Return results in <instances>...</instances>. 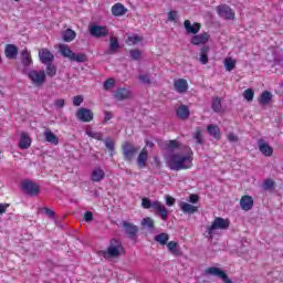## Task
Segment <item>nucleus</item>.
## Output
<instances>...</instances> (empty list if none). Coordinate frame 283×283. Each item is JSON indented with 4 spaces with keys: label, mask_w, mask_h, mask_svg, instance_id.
Here are the masks:
<instances>
[{
    "label": "nucleus",
    "mask_w": 283,
    "mask_h": 283,
    "mask_svg": "<svg viewBox=\"0 0 283 283\" xmlns=\"http://www.w3.org/2000/svg\"><path fill=\"white\" fill-rule=\"evenodd\" d=\"M182 153H172L167 158V167L171 171H181L182 169H191L193 167V150L189 146H185Z\"/></svg>",
    "instance_id": "1"
},
{
    "label": "nucleus",
    "mask_w": 283,
    "mask_h": 283,
    "mask_svg": "<svg viewBox=\"0 0 283 283\" xmlns=\"http://www.w3.org/2000/svg\"><path fill=\"white\" fill-rule=\"evenodd\" d=\"M142 207L143 209H153V211H156V216L161 218L164 222L169 220V210L160 201H151L149 198H143Z\"/></svg>",
    "instance_id": "2"
},
{
    "label": "nucleus",
    "mask_w": 283,
    "mask_h": 283,
    "mask_svg": "<svg viewBox=\"0 0 283 283\" xmlns=\"http://www.w3.org/2000/svg\"><path fill=\"white\" fill-rule=\"evenodd\" d=\"M123 251V242L118 239H112L107 250L99 251V255H103L105 260H109V258H120Z\"/></svg>",
    "instance_id": "3"
},
{
    "label": "nucleus",
    "mask_w": 283,
    "mask_h": 283,
    "mask_svg": "<svg viewBox=\"0 0 283 283\" xmlns=\"http://www.w3.org/2000/svg\"><path fill=\"white\" fill-rule=\"evenodd\" d=\"M60 54L64 56V59H69V61H72L74 63H86L87 61V54L85 53H74L72 49L67 44H60L59 46Z\"/></svg>",
    "instance_id": "4"
},
{
    "label": "nucleus",
    "mask_w": 283,
    "mask_h": 283,
    "mask_svg": "<svg viewBox=\"0 0 283 283\" xmlns=\"http://www.w3.org/2000/svg\"><path fill=\"white\" fill-rule=\"evenodd\" d=\"M140 148L136 147L132 142H125L122 146V154L126 163H132Z\"/></svg>",
    "instance_id": "5"
},
{
    "label": "nucleus",
    "mask_w": 283,
    "mask_h": 283,
    "mask_svg": "<svg viewBox=\"0 0 283 283\" xmlns=\"http://www.w3.org/2000/svg\"><path fill=\"white\" fill-rule=\"evenodd\" d=\"M231 224V222L229 221V219H224L222 217H217L212 224L208 227V234L210 235V238L213 235L214 231L221 230L224 231L227 229H229V226Z\"/></svg>",
    "instance_id": "6"
},
{
    "label": "nucleus",
    "mask_w": 283,
    "mask_h": 283,
    "mask_svg": "<svg viewBox=\"0 0 283 283\" xmlns=\"http://www.w3.org/2000/svg\"><path fill=\"white\" fill-rule=\"evenodd\" d=\"M21 187L28 196H39L41 192V187L39 184H34L32 180L27 179L22 181Z\"/></svg>",
    "instance_id": "7"
},
{
    "label": "nucleus",
    "mask_w": 283,
    "mask_h": 283,
    "mask_svg": "<svg viewBox=\"0 0 283 283\" xmlns=\"http://www.w3.org/2000/svg\"><path fill=\"white\" fill-rule=\"evenodd\" d=\"M28 76L35 87H41V85L45 83V71L31 70L29 71Z\"/></svg>",
    "instance_id": "8"
},
{
    "label": "nucleus",
    "mask_w": 283,
    "mask_h": 283,
    "mask_svg": "<svg viewBox=\"0 0 283 283\" xmlns=\"http://www.w3.org/2000/svg\"><path fill=\"white\" fill-rule=\"evenodd\" d=\"M217 12L219 17H222V19H226L228 21L235 19V12H233V9H231V7L227 4L217 7Z\"/></svg>",
    "instance_id": "9"
},
{
    "label": "nucleus",
    "mask_w": 283,
    "mask_h": 283,
    "mask_svg": "<svg viewBox=\"0 0 283 283\" xmlns=\"http://www.w3.org/2000/svg\"><path fill=\"white\" fill-rule=\"evenodd\" d=\"M76 118L82 123H91L94 120V113L90 108H78L76 113Z\"/></svg>",
    "instance_id": "10"
},
{
    "label": "nucleus",
    "mask_w": 283,
    "mask_h": 283,
    "mask_svg": "<svg viewBox=\"0 0 283 283\" xmlns=\"http://www.w3.org/2000/svg\"><path fill=\"white\" fill-rule=\"evenodd\" d=\"M39 59L43 65H50V63H54V54L49 49H40Z\"/></svg>",
    "instance_id": "11"
},
{
    "label": "nucleus",
    "mask_w": 283,
    "mask_h": 283,
    "mask_svg": "<svg viewBox=\"0 0 283 283\" xmlns=\"http://www.w3.org/2000/svg\"><path fill=\"white\" fill-rule=\"evenodd\" d=\"M90 34L95 39H103V36H107V34H109V30L107 27L92 25L90 28Z\"/></svg>",
    "instance_id": "12"
},
{
    "label": "nucleus",
    "mask_w": 283,
    "mask_h": 283,
    "mask_svg": "<svg viewBox=\"0 0 283 283\" xmlns=\"http://www.w3.org/2000/svg\"><path fill=\"white\" fill-rule=\"evenodd\" d=\"M209 39H211V35L207 32L200 34L196 33L195 36L191 38L190 43L191 45H205L206 43H209Z\"/></svg>",
    "instance_id": "13"
},
{
    "label": "nucleus",
    "mask_w": 283,
    "mask_h": 283,
    "mask_svg": "<svg viewBox=\"0 0 283 283\" xmlns=\"http://www.w3.org/2000/svg\"><path fill=\"white\" fill-rule=\"evenodd\" d=\"M160 149L165 151H176V149H180V142L177 139L160 142L159 144Z\"/></svg>",
    "instance_id": "14"
},
{
    "label": "nucleus",
    "mask_w": 283,
    "mask_h": 283,
    "mask_svg": "<svg viewBox=\"0 0 283 283\" xmlns=\"http://www.w3.org/2000/svg\"><path fill=\"white\" fill-rule=\"evenodd\" d=\"M114 98L115 101H128V98H132V91L125 87H119L114 92Z\"/></svg>",
    "instance_id": "15"
},
{
    "label": "nucleus",
    "mask_w": 283,
    "mask_h": 283,
    "mask_svg": "<svg viewBox=\"0 0 283 283\" xmlns=\"http://www.w3.org/2000/svg\"><path fill=\"white\" fill-rule=\"evenodd\" d=\"M122 226L125 229V233H127L128 238H130V240H136L138 228L134 226V223H129L127 221H123Z\"/></svg>",
    "instance_id": "16"
},
{
    "label": "nucleus",
    "mask_w": 283,
    "mask_h": 283,
    "mask_svg": "<svg viewBox=\"0 0 283 283\" xmlns=\"http://www.w3.org/2000/svg\"><path fill=\"white\" fill-rule=\"evenodd\" d=\"M184 28L188 34H198L202 25L199 22H195L193 24H191V21L185 20Z\"/></svg>",
    "instance_id": "17"
},
{
    "label": "nucleus",
    "mask_w": 283,
    "mask_h": 283,
    "mask_svg": "<svg viewBox=\"0 0 283 283\" xmlns=\"http://www.w3.org/2000/svg\"><path fill=\"white\" fill-rule=\"evenodd\" d=\"M174 87L178 94H186L187 90H189V84L187 83V80L179 78L175 80Z\"/></svg>",
    "instance_id": "18"
},
{
    "label": "nucleus",
    "mask_w": 283,
    "mask_h": 283,
    "mask_svg": "<svg viewBox=\"0 0 283 283\" xmlns=\"http://www.w3.org/2000/svg\"><path fill=\"white\" fill-rule=\"evenodd\" d=\"M4 54L7 59H9L10 61H14V59H17V56L19 55V49L14 44H7L4 49Z\"/></svg>",
    "instance_id": "19"
},
{
    "label": "nucleus",
    "mask_w": 283,
    "mask_h": 283,
    "mask_svg": "<svg viewBox=\"0 0 283 283\" xmlns=\"http://www.w3.org/2000/svg\"><path fill=\"white\" fill-rule=\"evenodd\" d=\"M258 147L263 156H273V148L264 139L258 140Z\"/></svg>",
    "instance_id": "20"
},
{
    "label": "nucleus",
    "mask_w": 283,
    "mask_h": 283,
    "mask_svg": "<svg viewBox=\"0 0 283 283\" xmlns=\"http://www.w3.org/2000/svg\"><path fill=\"white\" fill-rule=\"evenodd\" d=\"M179 208L182 211V213H187L188 216L198 213V207L192 206L191 203L185 201H179Z\"/></svg>",
    "instance_id": "21"
},
{
    "label": "nucleus",
    "mask_w": 283,
    "mask_h": 283,
    "mask_svg": "<svg viewBox=\"0 0 283 283\" xmlns=\"http://www.w3.org/2000/svg\"><path fill=\"white\" fill-rule=\"evenodd\" d=\"M148 158H149V153H147V148H143L137 157V165L140 169H145V167H147Z\"/></svg>",
    "instance_id": "22"
},
{
    "label": "nucleus",
    "mask_w": 283,
    "mask_h": 283,
    "mask_svg": "<svg viewBox=\"0 0 283 283\" xmlns=\"http://www.w3.org/2000/svg\"><path fill=\"white\" fill-rule=\"evenodd\" d=\"M91 180L92 182H101L102 180H105V170H103L101 167L93 169Z\"/></svg>",
    "instance_id": "23"
},
{
    "label": "nucleus",
    "mask_w": 283,
    "mask_h": 283,
    "mask_svg": "<svg viewBox=\"0 0 283 283\" xmlns=\"http://www.w3.org/2000/svg\"><path fill=\"white\" fill-rule=\"evenodd\" d=\"M43 137L45 143H50V145H59V136L54 135L50 128L44 130Z\"/></svg>",
    "instance_id": "24"
},
{
    "label": "nucleus",
    "mask_w": 283,
    "mask_h": 283,
    "mask_svg": "<svg viewBox=\"0 0 283 283\" xmlns=\"http://www.w3.org/2000/svg\"><path fill=\"white\" fill-rule=\"evenodd\" d=\"M240 207L243 211H251L253 209V197L243 196L240 200Z\"/></svg>",
    "instance_id": "25"
},
{
    "label": "nucleus",
    "mask_w": 283,
    "mask_h": 283,
    "mask_svg": "<svg viewBox=\"0 0 283 283\" xmlns=\"http://www.w3.org/2000/svg\"><path fill=\"white\" fill-rule=\"evenodd\" d=\"M111 12L113 17H123L124 14H127V8H125L123 3H115L112 7Z\"/></svg>",
    "instance_id": "26"
},
{
    "label": "nucleus",
    "mask_w": 283,
    "mask_h": 283,
    "mask_svg": "<svg viewBox=\"0 0 283 283\" xmlns=\"http://www.w3.org/2000/svg\"><path fill=\"white\" fill-rule=\"evenodd\" d=\"M18 145L20 149H30V145H32V139L30 138V136L27 135V133H22Z\"/></svg>",
    "instance_id": "27"
},
{
    "label": "nucleus",
    "mask_w": 283,
    "mask_h": 283,
    "mask_svg": "<svg viewBox=\"0 0 283 283\" xmlns=\"http://www.w3.org/2000/svg\"><path fill=\"white\" fill-rule=\"evenodd\" d=\"M177 116L180 118V120H187L189 118V107L185 104H181L177 111H176Z\"/></svg>",
    "instance_id": "28"
},
{
    "label": "nucleus",
    "mask_w": 283,
    "mask_h": 283,
    "mask_svg": "<svg viewBox=\"0 0 283 283\" xmlns=\"http://www.w3.org/2000/svg\"><path fill=\"white\" fill-rule=\"evenodd\" d=\"M62 39H63V41H65V43H72V41H74L76 39V32L72 29H66L62 33Z\"/></svg>",
    "instance_id": "29"
},
{
    "label": "nucleus",
    "mask_w": 283,
    "mask_h": 283,
    "mask_svg": "<svg viewBox=\"0 0 283 283\" xmlns=\"http://www.w3.org/2000/svg\"><path fill=\"white\" fill-rule=\"evenodd\" d=\"M207 132L209 136H212V138H216V140H220V127L218 125H208Z\"/></svg>",
    "instance_id": "30"
},
{
    "label": "nucleus",
    "mask_w": 283,
    "mask_h": 283,
    "mask_svg": "<svg viewBox=\"0 0 283 283\" xmlns=\"http://www.w3.org/2000/svg\"><path fill=\"white\" fill-rule=\"evenodd\" d=\"M209 45H205L201 48L199 61L202 65H207L209 63Z\"/></svg>",
    "instance_id": "31"
},
{
    "label": "nucleus",
    "mask_w": 283,
    "mask_h": 283,
    "mask_svg": "<svg viewBox=\"0 0 283 283\" xmlns=\"http://www.w3.org/2000/svg\"><path fill=\"white\" fill-rule=\"evenodd\" d=\"M118 48H120V44L118 43V39L111 38L109 49L106 52V54H116V52H118Z\"/></svg>",
    "instance_id": "32"
},
{
    "label": "nucleus",
    "mask_w": 283,
    "mask_h": 283,
    "mask_svg": "<svg viewBox=\"0 0 283 283\" xmlns=\"http://www.w3.org/2000/svg\"><path fill=\"white\" fill-rule=\"evenodd\" d=\"M21 61L24 67H30V64L32 63V55H30V52H28V50H23L21 52Z\"/></svg>",
    "instance_id": "33"
},
{
    "label": "nucleus",
    "mask_w": 283,
    "mask_h": 283,
    "mask_svg": "<svg viewBox=\"0 0 283 283\" xmlns=\"http://www.w3.org/2000/svg\"><path fill=\"white\" fill-rule=\"evenodd\" d=\"M155 242H158L161 247H165L169 242V234L166 232L159 233L154 238Z\"/></svg>",
    "instance_id": "34"
},
{
    "label": "nucleus",
    "mask_w": 283,
    "mask_h": 283,
    "mask_svg": "<svg viewBox=\"0 0 283 283\" xmlns=\"http://www.w3.org/2000/svg\"><path fill=\"white\" fill-rule=\"evenodd\" d=\"M271 98H273V94L269 91H264L259 99L260 105H269L271 103Z\"/></svg>",
    "instance_id": "35"
},
{
    "label": "nucleus",
    "mask_w": 283,
    "mask_h": 283,
    "mask_svg": "<svg viewBox=\"0 0 283 283\" xmlns=\"http://www.w3.org/2000/svg\"><path fill=\"white\" fill-rule=\"evenodd\" d=\"M166 244L168 247V251H170L172 255H182V252H180V250L178 249V242L169 241Z\"/></svg>",
    "instance_id": "36"
},
{
    "label": "nucleus",
    "mask_w": 283,
    "mask_h": 283,
    "mask_svg": "<svg viewBox=\"0 0 283 283\" xmlns=\"http://www.w3.org/2000/svg\"><path fill=\"white\" fill-rule=\"evenodd\" d=\"M103 143L105 144L106 149H108L111 156H114V151L116 149V144L114 140L107 137L103 140Z\"/></svg>",
    "instance_id": "37"
},
{
    "label": "nucleus",
    "mask_w": 283,
    "mask_h": 283,
    "mask_svg": "<svg viewBox=\"0 0 283 283\" xmlns=\"http://www.w3.org/2000/svg\"><path fill=\"white\" fill-rule=\"evenodd\" d=\"M193 140H196V145H205V139L202 138V129L198 127L192 135Z\"/></svg>",
    "instance_id": "38"
},
{
    "label": "nucleus",
    "mask_w": 283,
    "mask_h": 283,
    "mask_svg": "<svg viewBox=\"0 0 283 283\" xmlns=\"http://www.w3.org/2000/svg\"><path fill=\"white\" fill-rule=\"evenodd\" d=\"M142 227L149 229V231H154L155 229V221L151 217H146L142 220Z\"/></svg>",
    "instance_id": "39"
},
{
    "label": "nucleus",
    "mask_w": 283,
    "mask_h": 283,
    "mask_svg": "<svg viewBox=\"0 0 283 283\" xmlns=\"http://www.w3.org/2000/svg\"><path fill=\"white\" fill-rule=\"evenodd\" d=\"M212 109L217 114H220V112H222V101L220 99V97H214L212 99Z\"/></svg>",
    "instance_id": "40"
},
{
    "label": "nucleus",
    "mask_w": 283,
    "mask_h": 283,
    "mask_svg": "<svg viewBox=\"0 0 283 283\" xmlns=\"http://www.w3.org/2000/svg\"><path fill=\"white\" fill-rule=\"evenodd\" d=\"M224 65H226L227 72H231V71L235 70V61L231 57H227L224 60Z\"/></svg>",
    "instance_id": "41"
},
{
    "label": "nucleus",
    "mask_w": 283,
    "mask_h": 283,
    "mask_svg": "<svg viewBox=\"0 0 283 283\" xmlns=\"http://www.w3.org/2000/svg\"><path fill=\"white\" fill-rule=\"evenodd\" d=\"M46 65V70L45 73L52 78L54 76H56V66L52 63L45 64Z\"/></svg>",
    "instance_id": "42"
},
{
    "label": "nucleus",
    "mask_w": 283,
    "mask_h": 283,
    "mask_svg": "<svg viewBox=\"0 0 283 283\" xmlns=\"http://www.w3.org/2000/svg\"><path fill=\"white\" fill-rule=\"evenodd\" d=\"M253 96H255V93L253 92V88H248L243 92V97L245 101L250 102L253 101Z\"/></svg>",
    "instance_id": "43"
},
{
    "label": "nucleus",
    "mask_w": 283,
    "mask_h": 283,
    "mask_svg": "<svg viewBox=\"0 0 283 283\" xmlns=\"http://www.w3.org/2000/svg\"><path fill=\"white\" fill-rule=\"evenodd\" d=\"M86 134L90 136V138H94L95 140H104L103 133H96L94 130H86Z\"/></svg>",
    "instance_id": "44"
},
{
    "label": "nucleus",
    "mask_w": 283,
    "mask_h": 283,
    "mask_svg": "<svg viewBox=\"0 0 283 283\" xmlns=\"http://www.w3.org/2000/svg\"><path fill=\"white\" fill-rule=\"evenodd\" d=\"M140 83H144V85H151V78L148 74H142L139 75Z\"/></svg>",
    "instance_id": "45"
},
{
    "label": "nucleus",
    "mask_w": 283,
    "mask_h": 283,
    "mask_svg": "<svg viewBox=\"0 0 283 283\" xmlns=\"http://www.w3.org/2000/svg\"><path fill=\"white\" fill-rule=\"evenodd\" d=\"M84 97L83 95H76L73 97V105L74 107H81V104L83 103Z\"/></svg>",
    "instance_id": "46"
},
{
    "label": "nucleus",
    "mask_w": 283,
    "mask_h": 283,
    "mask_svg": "<svg viewBox=\"0 0 283 283\" xmlns=\"http://www.w3.org/2000/svg\"><path fill=\"white\" fill-rule=\"evenodd\" d=\"M142 56V53L139 50H130V59L133 61H139Z\"/></svg>",
    "instance_id": "47"
},
{
    "label": "nucleus",
    "mask_w": 283,
    "mask_h": 283,
    "mask_svg": "<svg viewBox=\"0 0 283 283\" xmlns=\"http://www.w3.org/2000/svg\"><path fill=\"white\" fill-rule=\"evenodd\" d=\"M140 41H143V38L139 35L128 36V43H132V45H136V43H140Z\"/></svg>",
    "instance_id": "48"
},
{
    "label": "nucleus",
    "mask_w": 283,
    "mask_h": 283,
    "mask_svg": "<svg viewBox=\"0 0 283 283\" xmlns=\"http://www.w3.org/2000/svg\"><path fill=\"white\" fill-rule=\"evenodd\" d=\"M54 106L56 109H63L65 107V99L59 98L54 101Z\"/></svg>",
    "instance_id": "49"
},
{
    "label": "nucleus",
    "mask_w": 283,
    "mask_h": 283,
    "mask_svg": "<svg viewBox=\"0 0 283 283\" xmlns=\"http://www.w3.org/2000/svg\"><path fill=\"white\" fill-rule=\"evenodd\" d=\"M114 78H108L104 82V90H112V87L115 85Z\"/></svg>",
    "instance_id": "50"
},
{
    "label": "nucleus",
    "mask_w": 283,
    "mask_h": 283,
    "mask_svg": "<svg viewBox=\"0 0 283 283\" xmlns=\"http://www.w3.org/2000/svg\"><path fill=\"white\" fill-rule=\"evenodd\" d=\"M165 200L167 207H174V205H176V199L169 195H166Z\"/></svg>",
    "instance_id": "51"
},
{
    "label": "nucleus",
    "mask_w": 283,
    "mask_h": 283,
    "mask_svg": "<svg viewBox=\"0 0 283 283\" xmlns=\"http://www.w3.org/2000/svg\"><path fill=\"white\" fill-rule=\"evenodd\" d=\"M177 17H178V11L170 10L168 12V21L175 22Z\"/></svg>",
    "instance_id": "52"
},
{
    "label": "nucleus",
    "mask_w": 283,
    "mask_h": 283,
    "mask_svg": "<svg viewBox=\"0 0 283 283\" xmlns=\"http://www.w3.org/2000/svg\"><path fill=\"white\" fill-rule=\"evenodd\" d=\"M275 187V181L272 179H266L264 181V189H273Z\"/></svg>",
    "instance_id": "53"
},
{
    "label": "nucleus",
    "mask_w": 283,
    "mask_h": 283,
    "mask_svg": "<svg viewBox=\"0 0 283 283\" xmlns=\"http://www.w3.org/2000/svg\"><path fill=\"white\" fill-rule=\"evenodd\" d=\"M84 220H85V222H92V220H94V213H92V211L85 212Z\"/></svg>",
    "instance_id": "54"
},
{
    "label": "nucleus",
    "mask_w": 283,
    "mask_h": 283,
    "mask_svg": "<svg viewBox=\"0 0 283 283\" xmlns=\"http://www.w3.org/2000/svg\"><path fill=\"white\" fill-rule=\"evenodd\" d=\"M199 200H200V197L198 195L192 193L189 196V202H191L192 205H197Z\"/></svg>",
    "instance_id": "55"
},
{
    "label": "nucleus",
    "mask_w": 283,
    "mask_h": 283,
    "mask_svg": "<svg viewBox=\"0 0 283 283\" xmlns=\"http://www.w3.org/2000/svg\"><path fill=\"white\" fill-rule=\"evenodd\" d=\"M44 212L46 216H49V218H55L56 212H54V210H51L50 208H44Z\"/></svg>",
    "instance_id": "56"
},
{
    "label": "nucleus",
    "mask_w": 283,
    "mask_h": 283,
    "mask_svg": "<svg viewBox=\"0 0 283 283\" xmlns=\"http://www.w3.org/2000/svg\"><path fill=\"white\" fill-rule=\"evenodd\" d=\"M228 140H229L230 143H238V136H235V134H233V133H230V134L228 135Z\"/></svg>",
    "instance_id": "57"
},
{
    "label": "nucleus",
    "mask_w": 283,
    "mask_h": 283,
    "mask_svg": "<svg viewBox=\"0 0 283 283\" xmlns=\"http://www.w3.org/2000/svg\"><path fill=\"white\" fill-rule=\"evenodd\" d=\"M9 205L0 203V216L6 213V210L8 209Z\"/></svg>",
    "instance_id": "58"
},
{
    "label": "nucleus",
    "mask_w": 283,
    "mask_h": 283,
    "mask_svg": "<svg viewBox=\"0 0 283 283\" xmlns=\"http://www.w3.org/2000/svg\"><path fill=\"white\" fill-rule=\"evenodd\" d=\"M112 116H113L112 112L106 111L105 112V118H104L105 123H107V120H112Z\"/></svg>",
    "instance_id": "59"
},
{
    "label": "nucleus",
    "mask_w": 283,
    "mask_h": 283,
    "mask_svg": "<svg viewBox=\"0 0 283 283\" xmlns=\"http://www.w3.org/2000/svg\"><path fill=\"white\" fill-rule=\"evenodd\" d=\"M146 146H147V147H154V142L146 140Z\"/></svg>",
    "instance_id": "60"
},
{
    "label": "nucleus",
    "mask_w": 283,
    "mask_h": 283,
    "mask_svg": "<svg viewBox=\"0 0 283 283\" xmlns=\"http://www.w3.org/2000/svg\"><path fill=\"white\" fill-rule=\"evenodd\" d=\"M0 63H1V56H0Z\"/></svg>",
    "instance_id": "61"
},
{
    "label": "nucleus",
    "mask_w": 283,
    "mask_h": 283,
    "mask_svg": "<svg viewBox=\"0 0 283 283\" xmlns=\"http://www.w3.org/2000/svg\"><path fill=\"white\" fill-rule=\"evenodd\" d=\"M14 1H19V0H14Z\"/></svg>",
    "instance_id": "62"
}]
</instances>
